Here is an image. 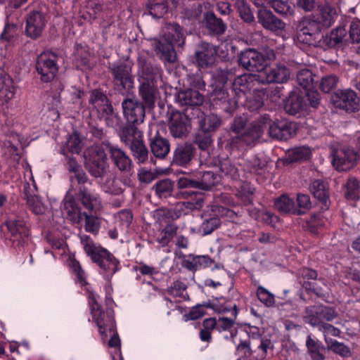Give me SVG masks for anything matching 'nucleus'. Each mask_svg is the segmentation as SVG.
Returning a JSON list of instances; mask_svg holds the SVG:
<instances>
[{
    "label": "nucleus",
    "instance_id": "f257e3e1",
    "mask_svg": "<svg viewBox=\"0 0 360 360\" xmlns=\"http://www.w3.org/2000/svg\"><path fill=\"white\" fill-rule=\"evenodd\" d=\"M269 120V116L264 115L260 120L254 123L247 131L239 135L247 123V118L245 117L235 118L231 125V130L236 134V136H233L230 141L231 146L233 148L242 149L244 145L250 146L253 144L262 136L264 127Z\"/></svg>",
    "mask_w": 360,
    "mask_h": 360
},
{
    "label": "nucleus",
    "instance_id": "f03ea898",
    "mask_svg": "<svg viewBox=\"0 0 360 360\" xmlns=\"http://www.w3.org/2000/svg\"><path fill=\"white\" fill-rule=\"evenodd\" d=\"M184 39L181 27L177 24H169L163 27L160 39H154L153 44L162 60L174 62L176 58L174 47L182 46Z\"/></svg>",
    "mask_w": 360,
    "mask_h": 360
},
{
    "label": "nucleus",
    "instance_id": "7ed1b4c3",
    "mask_svg": "<svg viewBox=\"0 0 360 360\" xmlns=\"http://www.w3.org/2000/svg\"><path fill=\"white\" fill-rule=\"evenodd\" d=\"M82 243L86 254L99 266L100 274L110 280L119 269V261L106 249L96 246L88 236L82 239Z\"/></svg>",
    "mask_w": 360,
    "mask_h": 360
},
{
    "label": "nucleus",
    "instance_id": "20e7f679",
    "mask_svg": "<svg viewBox=\"0 0 360 360\" xmlns=\"http://www.w3.org/2000/svg\"><path fill=\"white\" fill-rule=\"evenodd\" d=\"M323 29L314 14L306 15L297 23L294 41L297 44L317 47Z\"/></svg>",
    "mask_w": 360,
    "mask_h": 360
},
{
    "label": "nucleus",
    "instance_id": "39448f33",
    "mask_svg": "<svg viewBox=\"0 0 360 360\" xmlns=\"http://www.w3.org/2000/svg\"><path fill=\"white\" fill-rule=\"evenodd\" d=\"M89 173L94 177H103L108 174L109 165L104 149L98 145L89 148L84 155Z\"/></svg>",
    "mask_w": 360,
    "mask_h": 360
},
{
    "label": "nucleus",
    "instance_id": "423d86ee",
    "mask_svg": "<svg viewBox=\"0 0 360 360\" xmlns=\"http://www.w3.org/2000/svg\"><path fill=\"white\" fill-rule=\"evenodd\" d=\"M88 297L91 312L99 328L100 333L104 335L108 330L112 332L114 324L112 309H107L106 311H103L98 302V296L96 293L89 292Z\"/></svg>",
    "mask_w": 360,
    "mask_h": 360
},
{
    "label": "nucleus",
    "instance_id": "0eeeda50",
    "mask_svg": "<svg viewBox=\"0 0 360 360\" xmlns=\"http://www.w3.org/2000/svg\"><path fill=\"white\" fill-rule=\"evenodd\" d=\"M336 310L324 305H311L307 307L303 315L306 323L319 328L326 321H332L338 316Z\"/></svg>",
    "mask_w": 360,
    "mask_h": 360
},
{
    "label": "nucleus",
    "instance_id": "6e6552de",
    "mask_svg": "<svg viewBox=\"0 0 360 360\" xmlns=\"http://www.w3.org/2000/svg\"><path fill=\"white\" fill-rule=\"evenodd\" d=\"M9 234L8 238L14 245H22L25 239L30 235V228L27 221L23 218L9 217L4 222Z\"/></svg>",
    "mask_w": 360,
    "mask_h": 360
},
{
    "label": "nucleus",
    "instance_id": "1a4fd4ad",
    "mask_svg": "<svg viewBox=\"0 0 360 360\" xmlns=\"http://www.w3.org/2000/svg\"><path fill=\"white\" fill-rule=\"evenodd\" d=\"M291 75V70L285 63H276L266 66L259 75L261 83H279L287 82Z\"/></svg>",
    "mask_w": 360,
    "mask_h": 360
},
{
    "label": "nucleus",
    "instance_id": "9d476101",
    "mask_svg": "<svg viewBox=\"0 0 360 360\" xmlns=\"http://www.w3.org/2000/svg\"><path fill=\"white\" fill-rule=\"evenodd\" d=\"M37 70L44 82L52 80L56 75L58 66L57 56L52 52H44L39 55L37 62Z\"/></svg>",
    "mask_w": 360,
    "mask_h": 360
},
{
    "label": "nucleus",
    "instance_id": "9b49d317",
    "mask_svg": "<svg viewBox=\"0 0 360 360\" xmlns=\"http://www.w3.org/2000/svg\"><path fill=\"white\" fill-rule=\"evenodd\" d=\"M89 103L98 111L102 116L105 117L107 124L113 126L114 119L117 120V116L114 113L112 106L110 103L106 96L98 90H94L91 93Z\"/></svg>",
    "mask_w": 360,
    "mask_h": 360
},
{
    "label": "nucleus",
    "instance_id": "f8f14e48",
    "mask_svg": "<svg viewBox=\"0 0 360 360\" xmlns=\"http://www.w3.org/2000/svg\"><path fill=\"white\" fill-rule=\"evenodd\" d=\"M123 114L129 124L138 125L143 122L145 107L139 101L126 98L122 103Z\"/></svg>",
    "mask_w": 360,
    "mask_h": 360
},
{
    "label": "nucleus",
    "instance_id": "ddd939ff",
    "mask_svg": "<svg viewBox=\"0 0 360 360\" xmlns=\"http://www.w3.org/2000/svg\"><path fill=\"white\" fill-rule=\"evenodd\" d=\"M255 82L261 83L259 74L245 73L238 75L232 83L231 92L239 101L240 99L246 98V94L253 87Z\"/></svg>",
    "mask_w": 360,
    "mask_h": 360
},
{
    "label": "nucleus",
    "instance_id": "4468645a",
    "mask_svg": "<svg viewBox=\"0 0 360 360\" xmlns=\"http://www.w3.org/2000/svg\"><path fill=\"white\" fill-rule=\"evenodd\" d=\"M359 155L353 148L344 147L334 152L332 163L338 171H347L356 164Z\"/></svg>",
    "mask_w": 360,
    "mask_h": 360
},
{
    "label": "nucleus",
    "instance_id": "2eb2a0df",
    "mask_svg": "<svg viewBox=\"0 0 360 360\" xmlns=\"http://www.w3.org/2000/svg\"><path fill=\"white\" fill-rule=\"evenodd\" d=\"M240 63L244 68L252 72H258V74L263 72L266 66L264 54L252 49L241 53Z\"/></svg>",
    "mask_w": 360,
    "mask_h": 360
},
{
    "label": "nucleus",
    "instance_id": "dca6fc26",
    "mask_svg": "<svg viewBox=\"0 0 360 360\" xmlns=\"http://www.w3.org/2000/svg\"><path fill=\"white\" fill-rule=\"evenodd\" d=\"M212 88L210 100L214 106H219L227 112H231L236 108L238 101L235 96L233 98H229V93L225 86H212Z\"/></svg>",
    "mask_w": 360,
    "mask_h": 360
},
{
    "label": "nucleus",
    "instance_id": "f3484780",
    "mask_svg": "<svg viewBox=\"0 0 360 360\" xmlns=\"http://www.w3.org/2000/svg\"><path fill=\"white\" fill-rule=\"evenodd\" d=\"M332 100L338 108L346 111L354 112L359 107L356 94L351 89L338 90L333 96Z\"/></svg>",
    "mask_w": 360,
    "mask_h": 360
},
{
    "label": "nucleus",
    "instance_id": "a211bd4d",
    "mask_svg": "<svg viewBox=\"0 0 360 360\" xmlns=\"http://www.w3.org/2000/svg\"><path fill=\"white\" fill-rule=\"evenodd\" d=\"M113 76L114 82L124 89L133 88L134 81L131 74V68L124 63L113 64L110 67Z\"/></svg>",
    "mask_w": 360,
    "mask_h": 360
},
{
    "label": "nucleus",
    "instance_id": "6ab92c4d",
    "mask_svg": "<svg viewBox=\"0 0 360 360\" xmlns=\"http://www.w3.org/2000/svg\"><path fill=\"white\" fill-rule=\"evenodd\" d=\"M257 18L258 22L264 29L270 30L278 35L285 30V23L275 16L270 11L259 9L257 13Z\"/></svg>",
    "mask_w": 360,
    "mask_h": 360
},
{
    "label": "nucleus",
    "instance_id": "aec40b11",
    "mask_svg": "<svg viewBox=\"0 0 360 360\" xmlns=\"http://www.w3.org/2000/svg\"><path fill=\"white\" fill-rule=\"evenodd\" d=\"M107 149L112 163L120 172L128 173L131 171L132 161L125 151L110 144L107 146Z\"/></svg>",
    "mask_w": 360,
    "mask_h": 360
},
{
    "label": "nucleus",
    "instance_id": "412c9836",
    "mask_svg": "<svg viewBox=\"0 0 360 360\" xmlns=\"http://www.w3.org/2000/svg\"><path fill=\"white\" fill-rule=\"evenodd\" d=\"M217 55V50L215 46L202 42L200 44L195 52V57L198 65L202 68H206L214 64Z\"/></svg>",
    "mask_w": 360,
    "mask_h": 360
},
{
    "label": "nucleus",
    "instance_id": "4be33fe9",
    "mask_svg": "<svg viewBox=\"0 0 360 360\" xmlns=\"http://www.w3.org/2000/svg\"><path fill=\"white\" fill-rule=\"evenodd\" d=\"M271 120L264 127V130L269 125V134L270 136L278 140H288L291 138L294 134V127L292 123L281 120L276 122L270 123Z\"/></svg>",
    "mask_w": 360,
    "mask_h": 360
},
{
    "label": "nucleus",
    "instance_id": "5701e85b",
    "mask_svg": "<svg viewBox=\"0 0 360 360\" xmlns=\"http://www.w3.org/2000/svg\"><path fill=\"white\" fill-rule=\"evenodd\" d=\"M46 18L39 11L30 13L27 18L25 32L27 36L35 39L41 35L46 25Z\"/></svg>",
    "mask_w": 360,
    "mask_h": 360
},
{
    "label": "nucleus",
    "instance_id": "b1692460",
    "mask_svg": "<svg viewBox=\"0 0 360 360\" xmlns=\"http://www.w3.org/2000/svg\"><path fill=\"white\" fill-rule=\"evenodd\" d=\"M321 25L328 28L333 25L337 18V11L329 1H325L318 6V13L315 15Z\"/></svg>",
    "mask_w": 360,
    "mask_h": 360
},
{
    "label": "nucleus",
    "instance_id": "393cba45",
    "mask_svg": "<svg viewBox=\"0 0 360 360\" xmlns=\"http://www.w3.org/2000/svg\"><path fill=\"white\" fill-rule=\"evenodd\" d=\"M175 101L181 106H199L204 102V96L198 91L188 89L178 92Z\"/></svg>",
    "mask_w": 360,
    "mask_h": 360
},
{
    "label": "nucleus",
    "instance_id": "a878e982",
    "mask_svg": "<svg viewBox=\"0 0 360 360\" xmlns=\"http://www.w3.org/2000/svg\"><path fill=\"white\" fill-rule=\"evenodd\" d=\"M24 192L27 199V205L29 209L35 214H43L47 210V205L39 197L34 191L30 188L29 183L24 185Z\"/></svg>",
    "mask_w": 360,
    "mask_h": 360
},
{
    "label": "nucleus",
    "instance_id": "bb28decb",
    "mask_svg": "<svg viewBox=\"0 0 360 360\" xmlns=\"http://www.w3.org/2000/svg\"><path fill=\"white\" fill-rule=\"evenodd\" d=\"M213 210L217 212V217L204 220L200 226L199 231L204 236L210 234L218 227L219 225V217L231 216L233 213L231 210L221 206H215Z\"/></svg>",
    "mask_w": 360,
    "mask_h": 360
},
{
    "label": "nucleus",
    "instance_id": "cd10ccee",
    "mask_svg": "<svg viewBox=\"0 0 360 360\" xmlns=\"http://www.w3.org/2000/svg\"><path fill=\"white\" fill-rule=\"evenodd\" d=\"M63 214L73 223L79 224L83 220V214L77 205L72 196L66 195L61 207Z\"/></svg>",
    "mask_w": 360,
    "mask_h": 360
},
{
    "label": "nucleus",
    "instance_id": "c85d7f7f",
    "mask_svg": "<svg viewBox=\"0 0 360 360\" xmlns=\"http://www.w3.org/2000/svg\"><path fill=\"white\" fill-rule=\"evenodd\" d=\"M346 34L347 31L344 27H337L330 33L322 35L317 47L324 49L335 47L342 43Z\"/></svg>",
    "mask_w": 360,
    "mask_h": 360
},
{
    "label": "nucleus",
    "instance_id": "c756f323",
    "mask_svg": "<svg viewBox=\"0 0 360 360\" xmlns=\"http://www.w3.org/2000/svg\"><path fill=\"white\" fill-rule=\"evenodd\" d=\"M195 176L198 188L202 190L211 189L220 181L219 176L212 171H198Z\"/></svg>",
    "mask_w": 360,
    "mask_h": 360
},
{
    "label": "nucleus",
    "instance_id": "7c9ffc66",
    "mask_svg": "<svg viewBox=\"0 0 360 360\" xmlns=\"http://www.w3.org/2000/svg\"><path fill=\"white\" fill-rule=\"evenodd\" d=\"M212 263L211 258L207 255H189L182 262V266L190 270L196 271L210 266Z\"/></svg>",
    "mask_w": 360,
    "mask_h": 360
},
{
    "label": "nucleus",
    "instance_id": "2f4dec72",
    "mask_svg": "<svg viewBox=\"0 0 360 360\" xmlns=\"http://www.w3.org/2000/svg\"><path fill=\"white\" fill-rule=\"evenodd\" d=\"M274 207L276 210L283 214H296L301 215L304 213V211L297 209L294 200L286 194H283L275 200Z\"/></svg>",
    "mask_w": 360,
    "mask_h": 360
},
{
    "label": "nucleus",
    "instance_id": "473e14b6",
    "mask_svg": "<svg viewBox=\"0 0 360 360\" xmlns=\"http://www.w3.org/2000/svg\"><path fill=\"white\" fill-rule=\"evenodd\" d=\"M139 75L141 82L155 83L161 77V70L148 63H139Z\"/></svg>",
    "mask_w": 360,
    "mask_h": 360
},
{
    "label": "nucleus",
    "instance_id": "72a5a7b5",
    "mask_svg": "<svg viewBox=\"0 0 360 360\" xmlns=\"http://www.w3.org/2000/svg\"><path fill=\"white\" fill-rule=\"evenodd\" d=\"M179 196L187 200L181 202V207L188 210H199L203 205V198L200 193L191 191H182L178 193Z\"/></svg>",
    "mask_w": 360,
    "mask_h": 360
},
{
    "label": "nucleus",
    "instance_id": "f704fd0d",
    "mask_svg": "<svg viewBox=\"0 0 360 360\" xmlns=\"http://www.w3.org/2000/svg\"><path fill=\"white\" fill-rule=\"evenodd\" d=\"M169 126L170 131L174 137H181L187 132L186 117L180 112L172 113Z\"/></svg>",
    "mask_w": 360,
    "mask_h": 360
},
{
    "label": "nucleus",
    "instance_id": "c9c22d12",
    "mask_svg": "<svg viewBox=\"0 0 360 360\" xmlns=\"http://www.w3.org/2000/svg\"><path fill=\"white\" fill-rule=\"evenodd\" d=\"M82 202L88 210L98 211L102 208V201L99 195L86 188L81 189Z\"/></svg>",
    "mask_w": 360,
    "mask_h": 360
},
{
    "label": "nucleus",
    "instance_id": "e433bc0d",
    "mask_svg": "<svg viewBox=\"0 0 360 360\" xmlns=\"http://www.w3.org/2000/svg\"><path fill=\"white\" fill-rule=\"evenodd\" d=\"M193 156V148L191 144H179L176 147L173 161L178 165H184L188 163Z\"/></svg>",
    "mask_w": 360,
    "mask_h": 360
},
{
    "label": "nucleus",
    "instance_id": "4c0bfd02",
    "mask_svg": "<svg viewBox=\"0 0 360 360\" xmlns=\"http://www.w3.org/2000/svg\"><path fill=\"white\" fill-rule=\"evenodd\" d=\"M151 153L158 158H164L170 150V144L166 139L155 136L150 143Z\"/></svg>",
    "mask_w": 360,
    "mask_h": 360
},
{
    "label": "nucleus",
    "instance_id": "58836bf2",
    "mask_svg": "<svg viewBox=\"0 0 360 360\" xmlns=\"http://www.w3.org/2000/svg\"><path fill=\"white\" fill-rule=\"evenodd\" d=\"M120 138L122 142L129 147L135 141L141 140L142 135L135 125L130 124L122 128L120 131Z\"/></svg>",
    "mask_w": 360,
    "mask_h": 360
},
{
    "label": "nucleus",
    "instance_id": "ea45409f",
    "mask_svg": "<svg viewBox=\"0 0 360 360\" xmlns=\"http://www.w3.org/2000/svg\"><path fill=\"white\" fill-rule=\"evenodd\" d=\"M15 94L13 79L8 75L0 77V100L6 103L11 100Z\"/></svg>",
    "mask_w": 360,
    "mask_h": 360
},
{
    "label": "nucleus",
    "instance_id": "a19ab883",
    "mask_svg": "<svg viewBox=\"0 0 360 360\" xmlns=\"http://www.w3.org/2000/svg\"><path fill=\"white\" fill-rule=\"evenodd\" d=\"M310 188L314 196L322 202V207L328 209V191L326 184L321 180H316L312 183Z\"/></svg>",
    "mask_w": 360,
    "mask_h": 360
},
{
    "label": "nucleus",
    "instance_id": "79ce46f5",
    "mask_svg": "<svg viewBox=\"0 0 360 360\" xmlns=\"http://www.w3.org/2000/svg\"><path fill=\"white\" fill-rule=\"evenodd\" d=\"M156 91L155 83L141 82L139 94L149 108L154 105Z\"/></svg>",
    "mask_w": 360,
    "mask_h": 360
},
{
    "label": "nucleus",
    "instance_id": "37998d69",
    "mask_svg": "<svg viewBox=\"0 0 360 360\" xmlns=\"http://www.w3.org/2000/svg\"><path fill=\"white\" fill-rule=\"evenodd\" d=\"M304 99L301 96L292 93L285 100V110L288 113L295 115L304 109Z\"/></svg>",
    "mask_w": 360,
    "mask_h": 360
},
{
    "label": "nucleus",
    "instance_id": "c03bdc74",
    "mask_svg": "<svg viewBox=\"0 0 360 360\" xmlns=\"http://www.w3.org/2000/svg\"><path fill=\"white\" fill-rule=\"evenodd\" d=\"M147 9L153 18H160L168 11V0H148Z\"/></svg>",
    "mask_w": 360,
    "mask_h": 360
},
{
    "label": "nucleus",
    "instance_id": "a18cd8bd",
    "mask_svg": "<svg viewBox=\"0 0 360 360\" xmlns=\"http://www.w3.org/2000/svg\"><path fill=\"white\" fill-rule=\"evenodd\" d=\"M311 155L310 148L306 146H297L287 151V160L290 162L308 160Z\"/></svg>",
    "mask_w": 360,
    "mask_h": 360
},
{
    "label": "nucleus",
    "instance_id": "49530a36",
    "mask_svg": "<svg viewBox=\"0 0 360 360\" xmlns=\"http://www.w3.org/2000/svg\"><path fill=\"white\" fill-rule=\"evenodd\" d=\"M205 20L207 28L211 32L216 34H222L226 31V25L221 19L217 18L214 13H206L205 14Z\"/></svg>",
    "mask_w": 360,
    "mask_h": 360
},
{
    "label": "nucleus",
    "instance_id": "de8ad7c7",
    "mask_svg": "<svg viewBox=\"0 0 360 360\" xmlns=\"http://www.w3.org/2000/svg\"><path fill=\"white\" fill-rule=\"evenodd\" d=\"M219 170L228 179L236 180L239 178V169L236 163L229 158L219 161Z\"/></svg>",
    "mask_w": 360,
    "mask_h": 360
},
{
    "label": "nucleus",
    "instance_id": "09e8293b",
    "mask_svg": "<svg viewBox=\"0 0 360 360\" xmlns=\"http://www.w3.org/2000/svg\"><path fill=\"white\" fill-rule=\"evenodd\" d=\"M306 345L307 351L312 360H324L325 355L323 354L324 347L319 341L312 339L310 336L307 338Z\"/></svg>",
    "mask_w": 360,
    "mask_h": 360
},
{
    "label": "nucleus",
    "instance_id": "8fccbe9b",
    "mask_svg": "<svg viewBox=\"0 0 360 360\" xmlns=\"http://www.w3.org/2000/svg\"><path fill=\"white\" fill-rule=\"evenodd\" d=\"M129 148L138 164L144 163L148 160V150L143 143V139L135 141Z\"/></svg>",
    "mask_w": 360,
    "mask_h": 360
},
{
    "label": "nucleus",
    "instance_id": "3c124183",
    "mask_svg": "<svg viewBox=\"0 0 360 360\" xmlns=\"http://www.w3.org/2000/svg\"><path fill=\"white\" fill-rule=\"evenodd\" d=\"M328 349L333 351L335 354L341 357L347 358L352 356V352L348 346L343 342H340L336 340L326 339Z\"/></svg>",
    "mask_w": 360,
    "mask_h": 360
},
{
    "label": "nucleus",
    "instance_id": "603ef678",
    "mask_svg": "<svg viewBox=\"0 0 360 360\" xmlns=\"http://www.w3.org/2000/svg\"><path fill=\"white\" fill-rule=\"evenodd\" d=\"M103 191L106 193L119 195L122 193L121 181L115 178L113 174H110L102 185Z\"/></svg>",
    "mask_w": 360,
    "mask_h": 360
},
{
    "label": "nucleus",
    "instance_id": "864d4df0",
    "mask_svg": "<svg viewBox=\"0 0 360 360\" xmlns=\"http://www.w3.org/2000/svg\"><path fill=\"white\" fill-rule=\"evenodd\" d=\"M65 146L70 153L79 154L84 147V141L77 132H73L69 136Z\"/></svg>",
    "mask_w": 360,
    "mask_h": 360
},
{
    "label": "nucleus",
    "instance_id": "5fc2aeb1",
    "mask_svg": "<svg viewBox=\"0 0 360 360\" xmlns=\"http://www.w3.org/2000/svg\"><path fill=\"white\" fill-rule=\"evenodd\" d=\"M297 81L300 86L307 91L314 86L313 74L308 69H302L297 72Z\"/></svg>",
    "mask_w": 360,
    "mask_h": 360
},
{
    "label": "nucleus",
    "instance_id": "6e6d98bb",
    "mask_svg": "<svg viewBox=\"0 0 360 360\" xmlns=\"http://www.w3.org/2000/svg\"><path fill=\"white\" fill-rule=\"evenodd\" d=\"M232 74L225 69H216L212 75L211 86H225L227 81L231 79Z\"/></svg>",
    "mask_w": 360,
    "mask_h": 360
},
{
    "label": "nucleus",
    "instance_id": "4d7b16f0",
    "mask_svg": "<svg viewBox=\"0 0 360 360\" xmlns=\"http://www.w3.org/2000/svg\"><path fill=\"white\" fill-rule=\"evenodd\" d=\"M345 195L347 200H356L359 196V182L354 178H349L345 184Z\"/></svg>",
    "mask_w": 360,
    "mask_h": 360
},
{
    "label": "nucleus",
    "instance_id": "13d9d810",
    "mask_svg": "<svg viewBox=\"0 0 360 360\" xmlns=\"http://www.w3.org/2000/svg\"><path fill=\"white\" fill-rule=\"evenodd\" d=\"M176 231L177 226L175 224H167L157 238V241L162 246H165L168 245L173 237L176 235Z\"/></svg>",
    "mask_w": 360,
    "mask_h": 360
},
{
    "label": "nucleus",
    "instance_id": "bf43d9fd",
    "mask_svg": "<svg viewBox=\"0 0 360 360\" xmlns=\"http://www.w3.org/2000/svg\"><path fill=\"white\" fill-rule=\"evenodd\" d=\"M269 4L275 12L279 14L285 15H292L294 14L293 8L286 1L269 0Z\"/></svg>",
    "mask_w": 360,
    "mask_h": 360
},
{
    "label": "nucleus",
    "instance_id": "052dcab7",
    "mask_svg": "<svg viewBox=\"0 0 360 360\" xmlns=\"http://www.w3.org/2000/svg\"><path fill=\"white\" fill-rule=\"evenodd\" d=\"M258 300L266 307H272L275 304V296L264 287L259 285L256 291Z\"/></svg>",
    "mask_w": 360,
    "mask_h": 360
},
{
    "label": "nucleus",
    "instance_id": "680f3d73",
    "mask_svg": "<svg viewBox=\"0 0 360 360\" xmlns=\"http://www.w3.org/2000/svg\"><path fill=\"white\" fill-rule=\"evenodd\" d=\"M232 318H228V317H220L217 321V330L221 331H225L231 329L234 323H235V319H236L237 314H238V310L236 309V305L233 304V309H232V311H230Z\"/></svg>",
    "mask_w": 360,
    "mask_h": 360
},
{
    "label": "nucleus",
    "instance_id": "e2e57ef3",
    "mask_svg": "<svg viewBox=\"0 0 360 360\" xmlns=\"http://www.w3.org/2000/svg\"><path fill=\"white\" fill-rule=\"evenodd\" d=\"M173 183L169 179H164L156 183L155 186V193L160 198H167L172 194Z\"/></svg>",
    "mask_w": 360,
    "mask_h": 360
},
{
    "label": "nucleus",
    "instance_id": "0e129e2a",
    "mask_svg": "<svg viewBox=\"0 0 360 360\" xmlns=\"http://www.w3.org/2000/svg\"><path fill=\"white\" fill-rule=\"evenodd\" d=\"M74 56L77 65H86L88 64L90 53L86 46L77 45L75 46Z\"/></svg>",
    "mask_w": 360,
    "mask_h": 360
},
{
    "label": "nucleus",
    "instance_id": "69168bd1",
    "mask_svg": "<svg viewBox=\"0 0 360 360\" xmlns=\"http://www.w3.org/2000/svg\"><path fill=\"white\" fill-rule=\"evenodd\" d=\"M84 218H85L86 231L96 234L101 227L100 219L94 216L88 215L86 213L83 214V219Z\"/></svg>",
    "mask_w": 360,
    "mask_h": 360
},
{
    "label": "nucleus",
    "instance_id": "338daca9",
    "mask_svg": "<svg viewBox=\"0 0 360 360\" xmlns=\"http://www.w3.org/2000/svg\"><path fill=\"white\" fill-rule=\"evenodd\" d=\"M338 82V78L335 75H329L323 77L320 82V89L324 93H329L334 89Z\"/></svg>",
    "mask_w": 360,
    "mask_h": 360
},
{
    "label": "nucleus",
    "instance_id": "774afa93",
    "mask_svg": "<svg viewBox=\"0 0 360 360\" xmlns=\"http://www.w3.org/2000/svg\"><path fill=\"white\" fill-rule=\"evenodd\" d=\"M264 164L257 157L245 161L243 164V169L250 173L260 174Z\"/></svg>",
    "mask_w": 360,
    "mask_h": 360
}]
</instances>
